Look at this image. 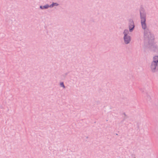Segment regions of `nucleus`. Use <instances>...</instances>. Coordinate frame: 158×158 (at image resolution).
Here are the masks:
<instances>
[{
    "instance_id": "f03ea898",
    "label": "nucleus",
    "mask_w": 158,
    "mask_h": 158,
    "mask_svg": "<svg viewBox=\"0 0 158 158\" xmlns=\"http://www.w3.org/2000/svg\"><path fill=\"white\" fill-rule=\"evenodd\" d=\"M151 71L152 73L158 72V56H155L153 58L150 66Z\"/></svg>"
},
{
    "instance_id": "9b49d317",
    "label": "nucleus",
    "mask_w": 158,
    "mask_h": 158,
    "mask_svg": "<svg viewBox=\"0 0 158 158\" xmlns=\"http://www.w3.org/2000/svg\"><path fill=\"white\" fill-rule=\"evenodd\" d=\"M60 87H63L64 89H65V87L64 85L63 82H61L60 83Z\"/></svg>"
},
{
    "instance_id": "7ed1b4c3",
    "label": "nucleus",
    "mask_w": 158,
    "mask_h": 158,
    "mask_svg": "<svg viewBox=\"0 0 158 158\" xmlns=\"http://www.w3.org/2000/svg\"><path fill=\"white\" fill-rule=\"evenodd\" d=\"M129 32L128 30L126 29L124 30L123 34H124L123 39L124 43L126 44H129L131 41V37L128 35Z\"/></svg>"
},
{
    "instance_id": "f257e3e1",
    "label": "nucleus",
    "mask_w": 158,
    "mask_h": 158,
    "mask_svg": "<svg viewBox=\"0 0 158 158\" xmlns=\"http://www.w3.org/2000/svg\"><path fill=\"white\" fill-rule=\"evenodd\" d=\"M146 21H141L142 28L144 30V37L145 41H148L150 44L152 45L154 39V36L148 29H146Z\"/></svg>"
},
{
    "instance_id": "20e7f679",
    "label": "nucleus",
    "mask_w": 158,
    "mask_h": 158,
    "mask_svg": "<svg viewBox=\"0 0 158 158\" xmlns=\"http://www.w3.org/2000/svg\"><path fill=\"white\" fill-rule=\"evenodd\" d=\"M128 27L129 31L132 32L134 29L135 27L134 22L132 19H130L128 20Z\"/></svg>"
},
{
    "instance_id": "0eeeda50",
    "label": "nucleus",
    "mask_w": 158,
    "mask_h": 158,
    "mask_svg": "<svg viewBox=\"0 0 158 158\" xmlns=\"http://www.w3.org/2000/svg\"><path fill=\"white\" fill-rule=\"evenodd\" d=\"M145 98L147 101H150L151 99L150 96L147 93L146 94L145 96Z\"/></svg>"
},
{
    "instance_id": "423d86ee",
    "label": "nucleus",
    "mask_w": 158,
    "mask_h": 158,
    "mask_svg": "<svg viewBox=\"0 0 158 158\" xmlns=\"http://www.w3.org/2000/svg\"><path fill=\"white\" fill-rule=\"evenodd\" d=\"M140 15H146L145 9L143 7H141L139 10Z\"/></svg>"
},
{
    "instance_id": "9d476101",
    "label": "nucleus",
    "mask_w": 158,
    "mask_h": 158,
    "mask_svg": "<svg viewBox=\"0 0 158 158\" xmlns=\"http://www.w3.org/2000/svg\"><path fill=\"white\" fill-rule=\"evenodd\" d=\"M59 5L58 4L56 3L52 2V4L50 5H49V7H52L54 6H58Z\"/></svg>"
},
{
    "instance_id": "6e6552de",
    "label": "nucleus",
    "mask_w": 158,
    "mask_h": 158,
    "mask_svg": "<svg viewBox=\"0 0 158 158\" xmlns=\"http://www.w3.org/2000/svg\"><path fill=\"white\" fill-rule=\"evenodd\" d=\"M49 7V5L48 4H46L43 6H40V8L41 9H47Z\"/></svg>"
},
{
    "instance_id": "1a4fd4ad",
    "label": "nucleus",
    "mask_w": 158,
    "mask_h": 158,
    "mask_svg": "<svg viewBox=\"0 0 158 158\" xmlns=\"http://www.w3.org/2000/svg\"><path fill=\"white\" fill-rule=\"evenodd\" d=\"M146 15H140L141 21H146Z\"/></svg>"
},
{
    "instance_id": "39448f33",
    "label": "nucleus",
    "mask_w": 158,
    "mask_h": 158,
    "mask_svg": "<svg viewBox=\"0 0 158 158\" xmlns=\"http://www.w3.org/2000/svg\"><path fill=\"white\" fill-rule=\"evenodd\" d=\"M147 41V42H148V44L149 45V47H151L153 46V47L154 48V51H157L158 50V46L156 45H153L154 43H153L152 44V45H151V44H149L148 41ZM153 42H154V41H153Z\"/></svg>"
}]
</instances>
